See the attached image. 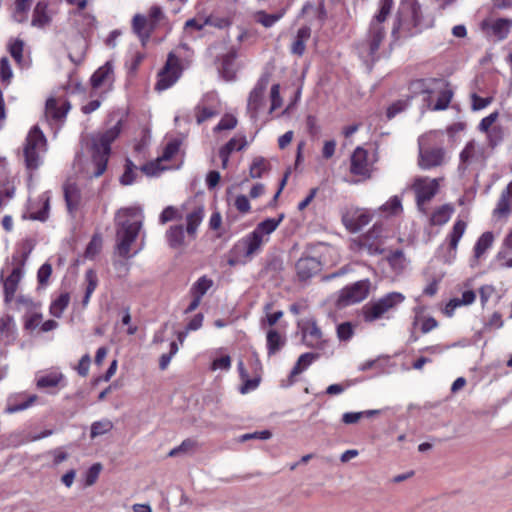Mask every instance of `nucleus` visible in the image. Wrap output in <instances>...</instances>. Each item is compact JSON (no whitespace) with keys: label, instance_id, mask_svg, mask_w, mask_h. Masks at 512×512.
I'll use <instances>...</instances> for the list:
<instances>
[{"label":"nucleus","instance_id":"nucleus-31","mask_svg":"<svg viewBox=\"0 0 512 512\" xmlns=\"http://www.w3.org/2000/svg\"><path fill=\"white\" fill-rule=\"evenodd\" d=\"M17 329L12 316L4 315L0 318V338L9 344L16 339Z\"/></svg>","mask_w":512,"mask_h":512},{"label":"nucleus","instance_id":"nucleus-9","mask_svg":"<svg viewBox=\"0 0 512 512\" xmlns=\"http://www.w3.org/2000/svg\"><path fill=\"white\" fill-rule=\"evenodd\" d=\"M45 152L46 139L42 131L35 126L29 131L24 146V156L27 169H37L41 164V159Z\"/></svg>","mask_w":512,"mask_h":512},{"label":"nucleus","instance_id":"nucleus-44","mask_svg":"<svg viewBox=\"0 0 512 512\" xmlns=\"http://www.w3.org/2000/svg\"><path fill=\"white\" fill-rule=\"evenodd\" d=\"M137 167L131 160H127L125 164V170L120 177V183L124 186L132 185L138 177Z\"/></svg>","mask_w":512,"mask_h":512},{"label":"nucleus","instance_id":"nucleus-24","mask_svg":"<svg viewBox=\"0 0 512 512\" xmlns=\"http://www.w3.org/2000/svg\"><path fill=\"white\" fill-rule=\"evenodd\" d=\"M53 17V12L49 9L47 0H39L33 10L31 25L36 28L48 26Z\"/></svg>","mask_w":512,"mask_h":512},{"label":"nucleus","instance_id":"nucleus-63","mask_svg":"<svg viewBox=\"0 0 512 512\" xmlns=\"http://www.w3.org/2000/svg\"><path fill=\"white\" fill-rule=\"evenodd\" d=\"M13 76L12 69L10 67L9 60L6 57L0 60V77L2 81L9 82Z\"/></svg>","mask_w":512,"mask_h":512},{"label":"nucleus","instance_id":"nucleus-23","mask_svg":"<svg viewBox=\"0 0 512 512\" xmlns=\"http://www.w3.org/2000/svg\"><path fill=\"white\" fill-rule=\"evenodd\" d=\"M434 83L436 84L437 86V92H438V96H437V101L436 103L433 105L431 103V100H430V96H428V99H427V107L428 109L432 110V111H442V110H445L448 108L450 102H451V99H452V96H453V92L452 90L448 87V85L442 81H434Z\"/></svg>","mask_w":512,"mask_h":512},{"label":"nucleus","instance_id":"nucleus-18","mask_svg":"<svg viewBox=\"0 0 512 512\" xmlns=\"http://www.w3.org/2000/svg\"><path fill=\"white\" fill-rule=\"evenodd\" d=\"M467 228V223L461 219H457L452 227L451 232L447 236L449 242V249L447 254L444 256V262L451 264L457 255L458 244L464 235Z\"/></svg>","mask_w":512,"mask_h":512},{"label":"nucleus","instance_id":"nucleus-38","mask_svg":"<svg viewBox=\"0 0 512 512\" xmlns=\"http://www.w3.org/2000/svg\"><path fill=\"white\" fill-rule=\"evenodd\" d=\"M63 374L57 371L48 372L37 376L38 388H51L57 386L63 380Z\"/></svg>","mask_w":512,"mask_h":512},{"label":"nucleus","instance_id":"nucleus-48","mask_svg":"<svg viewBox=\"0 0 512 512\" xmlns=\"http://www.w3.org/2000/svg\"><path fill=\"white\" fill-rule=\"evenodd\" d=\"M32 0H17L15 3V11L13 17L15 21L22 23L28 18V11L30 9Z\"/></svg>","mask_w":512,"mask_h":512},{"label":"nucleus","instance_id":"nucleus-61","mask_svg":"<svg viewBox=\"0 0 512 512\" xmlns=\"http://www.w3.org/2000/svg\"><path fill=\"white\" fill-rule=\"evenodd\" d=\"M205 26H207V24H206V17L198 16V17H195V18L187 20L185 22L184 29H185V31H188L190 29H195V30L200 31Z\"/></svg>","mask_w":512,"mask_h":512},{"label":"nucleus","instance_id":"nucleus-42","mask_svg":"<svg viewBox=\"0 0 512 512\" xmlns=\"http://www.w3.org/2000/svg\"><path fill=\"white\" fill-rule=\"evenodd\" d=\"M512 26V20L497 19L490 24V30L499 40L504 39Z\"/></svg>","mask_w":512,"mask_h":512},{"label":"nucleus","instance_id":"nucleus-12","mask_svg":"<svg viewBox=\"0 0 512 512\" xmlns=\"http://www.w3.org/2000/svg\"><path fill=\"white\" fill-rule=\"evenodd\" d=\"M181 72L182 69L179 59L174 54L170 53L165 66L158 73L155 89L164 91L170 88L179 79Z\"/></svg>","mask_w":512,"mask_h":512},{"label":"nucleus","instance_id":"nucleus-57","mask_svg":"<svg viewBox=\"0 0 512 512\" xmlns=\"http://www.w3.org/2000/svg\"><path fill=\"white\" fill-rule=\"evenodd\" d=\"M247 145L246 137L241 136H235L232 139H230L223 147L228 150L230 153L234 151H240Z\"/></svg>","mask_w":512,"mask_h":512},{"label":"nucleus","instance_id":"nucleus-50","mask_svg":"<svg viewBox=\"0 0 512 512\" xmlns=\"http://www.w3.org/2000/svg\"><path fill=\"white\" fill-rule=\"evenodd\" d=\"M16 309L19 311H24L25 314L30 313V311L40 308V304L35 302L31 297L26 295H19L15 298Z\"/></svg>","mask_w":512,"mask_h":512},{"label":"nucleus","instance_id":"nucleus-52","mask_svg":"<svg viewBox=\"0 0 512 512\" xmlns=\"http://www.w3.org/2000/svg\"><path fill=\"white\" fill-rule=\"evenodd\" d=\"M149 25L148 20L142 15H135L133 18V29L137 35L142 38L148 37L147 26Z\"/></svg>","mask_w":512,"mask_h":512},{"label":"nucleus","instance_id":"nucleus-45","mask_svg":"<svg viewBox=\"0 0 512 512\" xmlns=\"http://www.w3.org/2000/svg\"><path fill=\"white\" fill-rule=\"evenodd\" d=\"M317 358V355L314 353H304L299 358L295 366L293 367L291 371V377H294L301 372H303L305 369L309 367V365L312 364V362Z\"/></svg>","mask_w":512,"mask_h":512},{"label":"nucleus","instance_id":"nucleus-51","mask_svg":"<svg viewBox=\"0 0 512 512\" xmlns=\"http://www.w3.org/2000/svg\"><path fill=\"white\" fill-rule=\"evenodd\" d=\"M284 341L281 337V335L275 331L270 330L267 333V347H268V353L274 354L277 352L283 345Z\"/></svg>","mask_w":512,"mask_h":512},{"label":"nucleus","instance_id":"nucleus-60","mask_svg":"<svg viewBox=\"0 0 512 512\" xmlns=\"http://www.w3.org/2000/svg\"><path fill=\"white\" fill-rule=\"evenodd\" d=\"M101 247H102V239L99 236H94L86 248L85 256L87 258L95 257L101 250Z\"/></svg>","mask_w":512,"mask_h":512},{"label":"nucleus","instance_id":"nucleus-29","mask_svg":"<svg viewBox=\"0 0 512 512\" xmlns=\"http://www.w3.org/2000/svg\"><path fill=\"white\" fill-rule=\"evenodd\" d=\"M64 196L68 212L73 215L81 203L80 189L74 182H67L64 185Z\"/></svg>","mask_w":512,"mask_h":512},{"label":"nucleus","instance_id":"nucleus-56","mask_svg":"<svg viewBox=\"0 0 512 512\" xmlns=\"http://www.w3.org/2000/svg\"><path fill=\"white\" fill-rule=\"evenodd\" d=\"M212 286V281L206 277H201L198 279V281L194 284L192 288V292L194 295L203 297L204 294L210 289Z\"/></svg>","mask_w":512,"mask_h":512},{"label":"nucleus","instance_id":"nucleus-64","mask_svg":"<svg viewBox=\"0 0 512 512\" xmlns=\"http://www.w3.org/2000/svg\"><path fill=\"white\" fill-rule=\"evenodd\" d=\"M353 326L349 322L342 323L337 327V335L340 340H349L353 335Z\"/></svg>","mask_w":512,"mask_h":512},{"label":"nucleus","instance_id":"nucleus-6","mask_svg":"<svg viewBox=\"0 0 512 512\" xmlns=\"http://www.w3.org/2000/svg\"><path fill=\"white\" fill-rule=\"evenodd\" d=\"M406 297L400 292H390L384 296L370 301L362 308L365 322H375L382 318H389V313L405 301Z\"/></svg>","mask_w":512,"mask_h":512},{"label":"nucleus","instance_id":"nucleus-54","mask_svg":"<svg viewBox=\"0 0 512 512\" xmlns=\"http://www.w3.org/2000/svg\"><path fill=\"white\" fill-rule=\"evenodd\" d=\"M68 4L76 7V10L73 12L75 15L83 16L87 20V25H92L95 21V18L88 14L83 13L86 8L88 2L87 0H65Z\"/></svg>","mask_w":512,"mask_h":512},{"label":"nucleus","instance_id":"nucleus-1","mask_svg":"<svg viewBox=\"0 0 512 512\" xmlns=\"http://www.w3.org/2000/svg\"><path fill=\"white\" fill-rule=\"evenodd\" d=\"M120 131L121 122L118 121L107 131L91 136L90 141L86 143L91 159L82 163L81 157L78 156L76 160L87 177H99L104 173L110 154V144L119 136Z\"/></svg>","mask_w":512,"mask_h":512},{"label":"nucleus","instance_id":"nucleus-28","mask_svg":"<svg viewBox=\"0 0 512 512\" xmlns=\"http://www.w3.org/2000/svg\"><path fill=\"white\" fill-rule=\"evenodd\" d=\"M113 81V66L106 62L98 68L91 77V83L94 88L108 87Z\"/></svg>","mask_w":512,"mask_h":512},{"label":"nucleus","instance_id":"nucleus-25","mask_svg":"<svg viewBox=\"0 0 512 512\" xmlns=\"http://www.w3.org/2000/svg\"><path fill=\"white\" fill-rule=\"evenodd\" d=\"M495 237L490 231L484 232L477 240L473 249V258L471 260V266L475 267L478 265L480 259L485 253L492 247Z\"/></svg>","mask_w":512,"mask_h":512},{"label":"nucleus","instance_id":"nucleus-5","mask_svg":"<svg viewBox=\"0 0 512 512\" xmlns=\"http://www.w3.org/2000/svg\"><path fill=\"white\" fill-rule=\"evenodd\" d=\"M426 26L417 0H402L392 28L393 36H412Z\"/></svg>","mask_w":512,"mask_h":512},{"label":"nucleus","instance_id":"nucleus-41","mask_svg":"<svg viewBox=\"0 0 512 512\" xmlns=\"http://www.w3.org/2000/svg\"><path fill=\"white\" fill-rule=\"evenodd\" d=\"M70 302V296L68 293L60 294L55 300L51 302L49 307L50 314L56 318H60L68 307Z\"/></svg>","mask_w":512,"mask_h":512},{"label":"nucleus","instance_id":"nucleus-47","mask_svg":"<svg viewBox=\"0 0 512 512\" xmlns=\"http://www.w3.org/2000/svg\"><path fill=\"white\" fill-rule=\"evenodd\" d=\"M113 429V423L109 419H102L96 421L91 425L90 437L96 438L98 436L107 434Z\"/></svg>","mask_w":512,"mask_h":512},{"label":"nucleus","instance_id":"nucleus-30","mask_svg":"<svg viewBox=\"0 0 512 512\" xmlns=\"http://www.w3.org/2000/svg\"><path fill=\"white\" fill-rule=\"evenodd\" d=\"M298 276L302 279H308L320 270V262L313 257H304L298 260L296 264Z\"/></svg>","mask_w":512,"mask_h":512},{"label":"nucleus","instance_id":"nucleus-26","mask_svg":"<svg viewBox=\"0 0 512 512\" xmlns=\"http://www.w3.org/2000/svg\"><path fill=\"white\" fill-rule=\"evenodd\" d=\"M283 219V214L279 215L277 218H267L260 222L253 232L259 236L265 244L269 241L270 235L278 228Z\"/></svg>","mask_w":512,"mask_h":512},{"label":"nucleus","instance_id":"nucleus-10","mask_svg":"<svg viewBox=\"0 0 512 512\" xmlns=\"http://www.w3.org/2000/svg\"><path fill=\"white\" fill-rule=\"evenodd\" d=\"M440 179L419 177L413 182L412 188L415 192L418 209L422 213H427L426 205L437 194L439 190Z\"/></svg>","mask_w":512,"mask_h":512},{"label":"nucleus","instance_id":"nucleus-39","mask_svg":"<svg viewBox=\"0 0 512 512\" xmlns=\"http://www.w3.org/2000/svg\"><path fill=\"white\" fill-rule=\"evenodd\" d=\"M379 211L386 217L400 215L403 211L401 198L398 196L391 197L379 208Z\"/></svg>","mask_w":512,"mask_h":512},{"label":"nucleus","instance_id":"nucleus-8","mask_svg":"<svg viewBox=\"0 0 512 512\" xmlns=\"http://www.w3.org/2000/svg\"><path fill=\"white\" fill-rule=\"evenodd\" d=\"M263 245L264 243L261 238L253 231L248 233L233 246L228 264L230 266L247 264L255 255L260 253Z\"/></svg>","mask_w":512,"mask_h":512},{"label":"nucleus","instance_id":"nucleus-27","mask_svg":"<svg viewBox=\"0 0 512 512\" xmlns=\"http://www.w3.org/2000/svg\"><path fill=\"white\" fill-rule=\"evenodd\" d=\"M166 238L169 246L173 249H182L188 244V240H193L187 236L186 230L182 225L171 226L166 232Z\"/></svg>","mask_w":512,"mask_h":512},{"label":"nucleus","instance_id":"nucleus-40","mask_svg":"<svg viewBox=\"0 0 512 512\" xmlns=\"http://www.w3.org/2000/svg\"><path fill=\"white\" fill-rule=\"evenodd\" d=\"M512 191V184H509L507 189L502 192L500 199L497 203L496 208L494 209V215L497 217H506L510 211V200Z\"/></svg>","mask_w":512,"mask_h":512},{"label":"nucleus","instance_id":"nucleus-59","mask_svg":"<svg viewBox=\"0 0 512 512\" xmlns=\"http://www.w3.org/2000/svg\"><path fill=\"white\" fill-rule=\"evenodd\" d=\"M53 466H58L69 458V453L62 447L55 448L49 452Z\"/></svg>","mask_w":512,"mask_h":512},{"label":"nucleus","instance_id":"nucleus-37","mask_svg":"<svg viewBox=\"0 0 512 512\" xmlns=\"http://www.w3.org/2000/svg\"><path fill=\"white\" fill-rule=\"evenodd\" d=\"M311 30L309 27H301L297 31L296 38L291 46V52L296 55H303L305 52V43L310 38Z\"/></svg>","mask_w":512,"mask_h":512},{"label":"nucleus","instance_id":"nucleus-16","mask_svg":"<svg viewBox=\"0 0 512 512\" xmlns=\"http://www.w3.org/2000/svg\"><path fill=\"white\" fill-rule=\"evenodd\" d=\"M372 219V215L366 209L349 208L342 216L345 227L351 232H357L368 225Z\"/></svg>","mask_w":512,"mask_h":512},{"label":"nucleus","instance_id":"nucleus-55","mask_svg":"<svg viewBox=\"0 0 512 512\" xmlns=\"http://www.w3.org/2000/svg\"><path fill=\"white\" fill-rule=\"evenodd\" d=\"M102 471L100 463L93 464L85 473V485L92 486L96 483Z\"/></svg>","mask_w":512,"mask_h":512},{"label":"nucleus","instance_id":"nucleus-33","mask_svg":"<svg viewBox=\"0 0 512 512\" xmlns=\"http://www.w3.org/2000/svg\"><path fill=\"white\" fill-rule=\"evenodd\" d=\"M475 299H476L475 292L472 290H466L462 293L460 298H453L447 303V305L444 309V313L448 317H451V316H453L456 308H458L460 306L470 305L475 301Z\"/></svg>","mask_w":512,"mask_h":512},{"label":"nucleus","instance_id":"nucleus-11","mask_svg":"<svg viewBox=\"0 0 512 512\" xmlns=\"http://www.w3.org/2000/svg\"><path fill=\"white\" fill-rule=\"evenodd\" d=\"M370 282L368 280L358 281L340 290L337 299L339 307H346L363 301L369 293Z\"/></svg>","mask_w":512,"mask_h":512},{"label":"nucleus","instance_id":"nucleus-13","mask_svg":"<svg viewBox=\"0 0 512 512\" xmlns=\"http://www.w3.org/2000/svg\"><path fill=\"white\" fill-rule=\"evenodd\" d=\"M298 327L302 334V341L306 346L315 349L324 347L326 340L314 319H302L298 322Z\"/></svg>","mask_w":512,"mask_h":512},{"label":"nucleus","instance_id":"nucleus-35","mask_svg":"<svg viewBox=\"0 0 512 512\" xmlns=\"http://www.w3.org/2000/svg\"><path fill=\"white\" fill-rule=\"evenodd\" d=\"M454 213V207L450 204H444L431 214L430 223L432 225H443L449 221Z\"/></svg>","mask_w":512,"mask_h":512},{"label":"nucleus","instance_id":"nucleus-21","mask_svg":"<svg viewBox=\"0 0 512 512\" xmlns=\"http://www.w3.org/2000/svg\"><path fill=\"white\" fill-rule=\"evenodd\" d=\"M0 207L6 205V203L14 196L15 185L14 178L8 177L7 163L5 159L0 158Z\"/></svg>","mask_w":512,"mask_h":512},{"label":"nucleus","instance_id":"nucleus-58","mask_svg":"<svg viewBox=\"0 0 512 512\" xmlns=\"http://www.w3.org/2000/svg\"><path fill=\"white\" fill-rule=\"evenodd\" d=\"M270 100H271V106H270L269 113H273L276 109H278L282 105V98L280 97V85L279 84H274L271 87Z\"/></svg>","mask_w":512,"mask_h":512},{"label":"nucleus","instance_id":"nucleus-62","mask_svg":"<svg viewBox=\"0 0 512 512\" xmlns=\"http://www.w3.org/2000/svg\"><path fill=\"white\" fill-rule=\"evenodd\" d=\"M237 124V119L232 115H225L217 126L214 128L215 131L231 130Z\"/></svg>","mask_w":512,"mask_h":512},{"label":"nucleus","instance_id":"nucleus-7","mask_svg":"<svg viewBox=\"0 0 512 512\" xmlns=\"http://www.w3.org/2000/svg\"><path fill=\"white\" fill-rule=\"evenodd\" d=\"M183 217H185L186 220L187 236L195 239L197 229L204 217V209L202 206L195 205L190 210L186 205H183L180 208L168 206L162 211L160 215V222L165 224L166 222L182 219Z\"/></svg>","mask_w":512,"mask_h":512},{"label":"nucleus","instance_id":"nucleus-3","mask_svg":"<svg viewBox=\"0 0 512 512\" xmlns=\"http://www.w3.org/2000/svg\"><path fill=\"white\" fill-rule=\"evenodd\" d=\"M392 7L393 0L379 1V11L370 23L367 36L357 46L358 54L365 62L374 60L381 43L385 39L386 32L383 23L390 14Z\"/></svg>","mask_w":512,"mask_h":512},{"label":"nucleus","instance_id":"nucleus-22","mask_svg":"<svg viewBox=\"0 0 512 512\" xmlns=\"http://www.w3.org/2000/svg\"><path fill=\"white\" fill-rule=\"evenodd\" d=\"M179 144L177 142L169 143L163 151L161 157H159L156 161L148 163L142 167V172L148 176H156L159 172L163 171L165 168L160 166L162 161H167L171 159L178 151Z\"/></svg>","mask_w":512,"mask_h":512},{"label":"nucleus","instance_id":"nucleus-17","mask_svg":"<svg viewBox=\"0 0 512 512\" xmlns=\"http://www.w3.org/2000/svg\"><path fill=\"white\" fill-rule=\"evenodd\" d=\"M373 161L369 159L368 151L358 147L351 156L350 171L354 175L369 178L372 171Z\"/></svg>","mask_w":512,"mask_h":512},{"label":"nucleus","instance_id":"nucleus-2","mask_svg":"<svg viewBox=\"0 0 512 512\" xmlns=\"http://www.w3.org/2000/svg\"><path fill=\"white\" fill-rule=\"evenodd\" d=\"M143 211L139 207L122 208L116 213V253L130 258L131 245L135 242L143 223ZM135 251L133 255L137 254Z\"/></svg>","mask_w":512,"mask_h":512},{"label":"nucleus","instance_id":"nucleus-46","mask_svg":"<svg viewBox=\"0 0 512 512\" xmlns=\"http://www.w3.org/2000/svg\"><path fill=\"white\" fill-rule=\"evenodd\" d=\"M283 16L284 11H281L277 14H267L265 11H258L255 14V19L264 27L269 28L272 27L276 22H278Z\"/></svg>","mask_w":512,"mask_h":512},{"label":"nucleus","instance_id":"nucleus-20","mask_svg":"<svg viewBox=\"0 0 512 512\" xmlns=\"http://www.w3.org/2000/svg\"><path fill=\"white\" fill-rule=\"evenodd\" d=\"M50 193H42L36 200L29 204V218L33 220L45 221L49 216Z\"/></svg>","mask_w":512,"mask_h":512},{"label":"nucleus","instance_id":"nucleus-53","mask_svg":"<svg viewBox=\"0 0 512 512\" xmlns=\"http://www.w3.org/2000/svg\"><path fill=\"white\" fill-rule=\"evenodd\" d=\"M268 168V162L263 157H256L250 166L251 178H260Z\"/></svg>","mask_w":512,"mask_h":512},{"label":"nucleus","instance_id":"nucleus-14","mask_svg":"<svg viewBox=\"0 0 512 512\" xmlns=\"http://www.w3.org/2000/svg\"><path fill=\"white\" fill-rule=\"evenodd\" d=\"M269 80V74L262 75L249 94L247 112L253 120L257 119L259 111L264 105V95L269 84Z\"/></svg>","mask_w":512,"mask_h":512},{"label":"nucleus","instance_id":"nucleus-43","mask_svg":"<svg viewBox=\"0 0 512 512\" xmlns=\"http://www.w3.org/2000/svg\"><path fill=\"white\" fill-rule=\"evenodd\" d=\"M42 318L40 308L30 311V313L24 315V328L29 331L35 330L41 326Z\"/></svg>","mask_w":512,"mask_h":512},{"label":"nucleus","instance_id":"nucleus-4","mask_svg":"<svg viewBox=\"0 0 512 512\" xmlns=\"http://www.w3.org/2000/svg\"><path fill=\"white\" fill-rule=\"evenodd\" d=\"M444 131L432 130L418 138V166L430 170L443 165L446 152L440 146L443 144Z\"/></svg>","mask_w":512,"mask_h":512},{"label":"nucleus","instance_id":"nucleus-15","mask_svg":"<svg viewBox=\"0 0 512 512\" xmlns=\"http://www.w3.org/2000/svg\"><path fill=\"white\" fill-rule=\"evenodd\" d=\"M23 266L24 264L21 263L13 267L8 275H5V272L2 271L1 282L3 285L4 300L6 303L11 302L15 298V293L25 273Z\"/></svg>","mask_w":512,"mask_h":512},{"label":"nucleus","instance_id":"nucleus-19","mask_svg":"<svg viewBox=\"0 0 512 512\" xmlns=\"http://www.w3.org/2000/svg\"><path fill=\"white\" fill-rule=\"evenodd\" d=\"M70 104L64 98H49L46 102L45 117L47 120L61 122L67 115Z\"/></svg>","mask_w":512,"mask_h":512},{"label":"nucleus","instance_id":"nucleus-34","mask_svg":"<svg viewBox=\"0 0 512 512\" xmlns=\"http://www.w3.org/2000/svg\"><path fill=\"white\" fill-rule=\"evenodd\" d=\"M84 285H85V294H84V297L82 300V304L85 307L88 305L93 292L95 291V289L98 286V277L94 270L89 269L85 272Z\"/></svg>","mask_w":512,"mask_h":512},{"label":"nucleus","instance_id":"nucleus-32","mask_svg":"<svg viewBox=\"0 0 512 512\" xmlns=\"http://www.w3.org/2000/svg\"><path fill=\"white\" fill-rule=\"evenodd\" d=\"M414 319L413 326H420V330L423 334H426L438 326V322L431 316H425L423 314V308H414Z\"/></svg>","mask_w":512,"mask_h":512},{"label":"nucleus","instance_id":"nucleus-49","mask_svg":"<svg viewBox=\"0 0 512 512\" xmlns=\"http://www.w3.org/2000/svg\"><path fill=\"white\" fill-rule=\"evenodd\" d=\"M387 261L390 265V267L396 272L400 273L402 272L406 266L407 261L402 251H395L393 252L388 258Z\"/></svg>","mask_w":512,"mask_h":512},{"label":"nucleus","instance_id":"nucleus-36","mask_svg":"<svg viewBox=\"0 0 512 512\" xmlns=\"http://www.w3.org/2000/svg\"><path fill=\"white\" fill-rule=\"evenodd\" d=\"M235 59V52H229L222 59L221 73L222 76L228 81L233 80L236 76L237 66Z\"/></svg>","mask_w":512,"mask_h":512}]
</instances>
